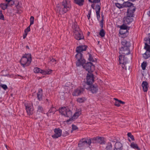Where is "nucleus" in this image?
<instances>
[{"label":"nucleus","mask_w":150,"mask_h":150,"mask_svg":"<svg viewBox=\"0 0 150 150\" xmlns=\"http://www.w3.org/2000/svg\"><path fill=\"white\" fill-rule=\"evenodd\" d=\"M127 136L128 137H129L132 140H134V136L132 135L131 133L130 132H129L127 133Z\"/></svg>","instance_id":"obj_40"},{"label":"nucleus","mask_w":150,"mask_h":150,"mask_svg":"<svg viewBox=\"0 0 150 150\" xmlns=\"http://www.w3.org/2000/svg\"><path fill=\"white\" fill-rule=\"evenodd\" d=\"M25 106L27 112H30L33 111V106L31 103H30L29 104H25Z\"/></svg>","instance_id":"obj_17"},{"label":"nucleus","mask_w":150,"mask_h":150,"mask_svg":"<svg viewBox=\"0 0 150 150\" xmlns=\"http://www.w3.org/2000/svg\"><path fill=\"white\" fill-rule=\"evenodd\" d=\"M115 147L116 150H122V144L119 142L115 143Z\"/></svg>","instance_id":"obj_23"},{"label":"nucleus","mask_w":150,"mask_h":150,"mask_svg":"<svg viewBox=\"0 0 150 150\" xmlns=\"http://www.w3.org/2000/svg\"><path fill=\"white\" fill-rule=\"evenodd\" d=\"M32 113H29V115H32Z\"/></svg>","instance_id":"obj_60"},{"label":"nucleus","mask_w":150,"mask_h":150,"mask_svg":"<svg viewBox=\"0 0 150 150\" xmlns=\"http://www.w3.org/2000/svg\"><path fill=\"white\" fill-rule=\"evenodd\" d=\"M1 86L4 90H6L8 88L7 86L5 84H1Z\"/></svg>","instance_id":"obj_44"},{"label":"nucleus","mask_w":150,"mask_h":150,"mask_svg":"<svg viewBox=\"0 0 150 150\" xmlns=\"http://www.w3.org/2000/svg\"><path fill=\"white\" fill-rule=\"evenodd\" d=\"M121 54L120 55L119 57V61L120 64V60L123 61V62L126 61V63H127V60L126 57H125V55H122V54Z\"/></svg>","instance_id":"obj_24"},{"label":"nucleus","mask_w":150,"mask_h":150,"mask_svg":"<svg viewBox=\"0 0 150 150\" xmlns=\"http://www.w3.org/2000/svg\"><path fill=\"white\" fill-rule=\"evenodd\" d=\"M16 7L17 8H18V5H17V6H16Z\"/></svg>","instance_id":"obj_61"},{"label":"nucleus","mask_w":150,"mask_h":150,"mask_svg":"<svg viewBox=\"0 0 150 150\" xmlns=\"http://www.w3.org/2000/svg\"><path fill=\"white\" fill-rule=\"evenodd\" d=\"M144 49H145L146 51H148L150 53V46L148 45L146 43H145Z\"/></svg>","instance_id":"obj_33"},{"label":"nucleus","mask_w":150,"mask_h":150,"mask_svg":"<svg viewBox=\"0 0 150 150\" xmlns=\"http://www.w3.org/2000/svg\"><path fill=\"white\" fill-rule=\"evenodd\" d=\"M54 132V133L52 135V137L54 139H56L61 136L62 130L59 128H55Z\"/></svg>","instance_id":"obj_12"},{"label":"nucleus","mask_w":150,"mask_h":150,"mask_svg":"<svg viewBox=\"0 0 150 150\" xmlns=\"http://www.w3.org/2000/svg\"><path fill=\"white\" fill-rule=\"evenodd\" d=\"M112 149V144L111 143H108L107 144V146L106 147L107 150H110Z\"/></svg>","instance_id":"obj_34"},{"label":"nucleus","mask_w":150,"mask_h":150,"mask_svg":"<svg viewBox=\"0 0 150 150\" xmlns=\"http://www.w3.org/2000/svg\"><path fill=\"white\" fill-rule=\"evenodd\" d=\"M89 1L91 2V3H93V1L94 0H88Z\"/></svg>","instance_id":"obj_56"},{"label":"nucleus","mask_w":150,"mask_h":150,"mask_svg":"<svg viewBox=\"0 0 150 150\" xmlns=\"http://www.w3.org/2000/svg\"><path fill=\"white\" fill-rule=\"evenodd\" d=\"M105 34V32L103 29L101 30L99 32V35L101 36V37H104Z\"/></svg>","instance_id":"obj_35"},{"label":"nucleus","mask_w":150,"mask_h":150,"mask_svg":"<svg viewBox=\"0 0 150 150\" xmlns=\"http://www.w3.org/2000/svg\"><path fill=\"white\" fill-rule=\"evenodd\" d=\"M130 146L132 148L134 149H137L138 150H140V149L137 144H136L134 143V142H132L131 143Z\"/></svg>","instance_id":"obj_28"},{"label":"nucleus","mask_w":150,"mask_h":150,"mask_svg":"<svg viewBox=\"0 0 150 150\" xmlns=\"http://www.w3.org/2000/svg\"><path fill=\"white\" fill-rule=\"evenodd\" d=\"M33 71L35 73H41L43 75L50 74L52 71L51 69H49L47 71H43L38 67L34 68Z\"/></svg>","instance_id":"obj_8"},{"label":"nucleus","mask_w":150,"mask_h":150,"mask_svg":"<svg viewBox=\"0 0 150 150\" xmlns=\"http://www.w3.org/2000/svg\"><path fill=\"white\" fill-rule=\"evenodd\" d=\"M114 99L115 100V105L117 107L120 106V104H124L125 103V102H124L119 100L117 98H114Z\"/></svg>","instance_id":"obj_22"},{"label":"nucleus","mask_w":150,"mask_h":150,"mask_svg":"<svg viewBox=\"0 0 150 150\" xmlns=\"http://www.w3.org/2000/svg\"><path fill=\"white\" fill-rule=\"evenodd\" d=\"M136 8L133 6H131L127 9V15L130 16H134V12L135 11Z\"/></svg>","instance_id":"obj_13"},{"label":"nucleus","mask_w":150,"mask_h":150,"mask_svg":"<svg viewBox=\"0 0 150 150\" xmlns=\"http://www.w3.org/2000/svg\"><path fill=\"white\" fill-rule=\"evenodd\" d=\"M91 13V10H90L88 12V14L87 15V17H88V20H89V19L90 18Z\"/></svg>","instance_id":"obj_49"},{"label":"nucleus","mask_w":150,"mask_h":150,"mask_svg":"<svg viewBox=\"0 0 150 150\" xmlns=\"http://www.w3.org/2000/svg\"><path fill=\"white\" fill-rule=\"evenodd\" d=\"M121 44L122 45L120 48L119 53L120 54H123L124 55H127L130 53L129 47L131 45L130 42L127 41L125 39L122 40Z\"/></svg>","instance_id":"obj_2"},{"label":"nucleus","mask_w":150,"mask_h":150,"mask_svg":"<svg viewBox=\"0 0 150 150\" xmlns=\"http://www.w3.org/2000/svg\"><path fill=\"white\" fill-rule=\"evenodd\" d=\"M85 99L84 98H79L77 99V101L79 103H82L83 102Z\"/></svg>","instance_id":"obj_38"},{"label":"nucleus","mask_w":150,"mask_h":150,"mask_svg":"<svg viewBox=\"0 0 150 150\" xmlns=\"http://www.w3.org/2000/svg\"><path fill=\"white\" fill-rule=\"evenodd\" d=\"M72 28L74 30V31H77L80 30L79 28L77 26V23L76 22L73 23Z\"/></svg>","instance_id":"obj_25"},{"label":"nucleus","mask_w":150,"mask_h":150,"mask_svg":"<svg viewBox=\"0 0 150 150\" xmlns=\"http://www.w3.org/2000/svg\"><path fill=\"white\" fill-rule=\"evenodd\" d=\"M30 25L25 30V32H26L27 33H28L30 31Z\"/></svg>","instance_id":"obj_46"},{"label":"nucleus","mask_w":150,"mask_h":150,"mask_svg":"<svg viewBox=\"0 0 150 150\" xmlns=\"http://www.w3.org/2000/svg\"><path fill=\"white\" fill-rule=\"evenodd\" d=\"M4 16L2 14L1 11L0 12V19L1 20H4Z\"/></svg>","instance_id":"obj_48"},{"label":"nucleus","mask_w":150,"mask_h":150,"mask_svg":"<svg viewBox=\"0 0 150 150\" xmlns=\"http://www.w3.org/2000/svg\"><path fill=\"white\" fill-rule=\"evenodd\" d=\"M143 57L145 59H147L150 57V53L146 51V52L143 54Z\"/></svg>","instance_id":"obj_29"},{"label":"nucleus","mask_w":150,"mask_h":150,"mask_svg":"<svg viewBox=\"0 0 150 150\" xmlns=\"http://www.w3.org/2000/svg\"><path fill=\"white\" fill-rule=\"evenodd\" d=\"M62 115L65 117H69V119L66 121L67 124H71V122L77 119L80 115V113H74L73 115L72 113H61Z\"/></svg>","instance_id":"obj_5"},{"label":"nucleus","mask_w":150,"mask_h":150,"mask_svg":"<svg viewBox=\"0 0 150 150\" xmlns=\"http://www.w3.org/2000/svg\"><path fill=\"white\" fill-rule=\"evenodd\" d=\"M31 60V54H27L23 56L20 62L23 67H25L28 66L30 64Z\"/></svg>","instance_id":"obj_4"},{"label":"nucleus","mask_w":150,"mask_h":150,"mask_svg":"<svg viewBox=\"0 0 150 150\" xmlns=\"http://www.w3.org/2000/svg\"><path fill=\"white\" fill-rule=\"evenodd\" d=\"M27 34H28L27 33L24 32V33L23 34V39H25L26 38Z\"/></svg>","instance_id":"obj_51"},{"label":"nucleus","mask_w":150,"mask_h":150,"mask_svg":"<svg viewBox=\"0 0 150 150\" xmlns=\"http://www.w3.org/2000/svg\"><path fill=\"white\" fill-rule=\"evenodd\" d=\"M68 88H69L67 86H65V89H67V90H68V91L69 92V90H68Z\"/></svg>","instance_id":"obj_54"},{"label":"nucleus","mask_w":150,"mask_h":150,"mask_svg":"<svg viewBox=\"0 0 150 150\" xmlns=\"http://www.w3.org/2000/svg\"><path fill=\"white\" fill-rule=\"evenodd\" d=\"M53 62H54V64H56V60L54 59H52L50 60V62L52 63Z\"/></svg>","instance_id":"obj_52"},{"label":"nucleus","mask_w":150,"mask_h":150,"mask_svg":"<svg viewBox=\"0 0 150 150\" xmlns=\"http://www.w3.org/2000/svg\"><path fill=\"white\" fill-rule=\"evenodd\" d=\"M87 47L86 45L80 46L77 47L76 49V52L81 53L83 51H85L86 50Z\"/></svg>","instance_id":"obj_18"},{"label":"nucleus","mask_w":150,"mask_h":150,"mask_svg":"<svg viewBox=\"0 0 150 150\" xmlns=\"http://www.w3.org/2000/svg\"><path fill=\"white\" fill-rule=\"evenodd\" d=\"M120 33L121 34H123L124 33L122 32L121 30H122L127 29V26L125 25H121L120 26Z\"/></svg>","instance_id":"obj_32"},{"label":"nucleus","mask_w":150,"mask_h":150,"mask_svg":"<svg viewBox=\"0 0 150 150\" xmlns=\"http://www.w3.org/2000/svg\"><path fill=\"white\" fill-rule=\"evenodd\" d=\"M26 48H27L28 49H29V47H28V46H26Z\"/></svg>","instance_id":"obj_58"},{"label":"nucleus","mask_w":150,"mask_h":150,"mask_svg":"<svg viewBox=\"0 0 150 150\" xmlns=\"http://www.w3.org/2000/svg\"><path fill=\"white\" fill-rule=\"evenodd\" d=\"M115 5L116 7L119 8H123V5H122L121 4H120L118 3H115Z\"/></svg>","instance_id":"obj_43"},{"label":"nucleus","mask_w":150,"mask_h":150,"mask_svg":"<svg viewBox=\"0 0 150 150\" xmlns=\"http://www.w3.org/2000/svg\"><path fill=\"white\" fill-rule=\"evenodd\" d=\"M84 89L81 88H78L75 89L73 92L72 95L73 96H78L83 93Z\"/></svg>","instance_id":"obj_14"},{"label":"nucleus","mask_w":150,"mask_h":150,"mask_svg":"<svg viewBox=\"0 0 150 150\" xmlns=\"http://www.w3.org/2000/svg\"><path fill=\"white\" fill-rule=\"evenodd\" d=\"M30 25L33 24L34 22V17L33 16H31L30 18Z\"/></svg>","instance_id":"obj_41"},{"label":"nucleus","mask_w":150,"mask_h":150,"mask_svg":"<svg viewBox=\"0 0 150 150\" xmlns=\"http://www.w3.org/2000/svg\"><path fill=\"white\" fill-rule=\"evenodd\" d=\"M148 40L149 41V44H150V38H149L148 39Z\"/></svg>","instance_id":"obj_57"},{"label":"nucleus","mask_w":150,"mask_h":150,"mask_svg":"<svg viewBox=\"0 0 150 150\" xmlns=\"http://www.w3.org/2000/svg\"><path fill=\"white\" fill-rule=\"evenodd\" d=\"M132 17L133 16L127 15L126 17H125L123 18L124 23L126 24H128L131 23L133 20Z\"/></svg>","instance_id":"obj_16"},{"label":"nucleus","mask_w":150,"mask_h":150,"mask_svg":"<svg viewBox=\"0 0 150 150\" xmlns=\"http://www.w3.org/2000/svg\"><path fill=\"white\" fill-rule=\"evenodd\" d=\"M103 20H101V23H103Z\"/></svg>","instance_id":"obj_59"},{"label":"nucleus","mask_w":150,"mask_h":150,"mask_svg":"<svg viewBox=\"0 0 150 150\" xmlns=\"http://www.w3.org/2000/svg\"><path fill=\"white\" fill-rule=\"evenodd\" d=\"M74 2L80 6H82L83 5L84 0H74Z\"/></svg>","instance_id":"obj_26"},{"label":"nucleus","mask_w":150,"mask_h":150,"mask_svg":"<svg viewBox=\"0 0 150 150\" xmlns=\"http://www.w3.org/2000/svg\"><path fill=\"white\" fill-rule=\"evenodd\" d=\"M88 86L86 87V86L84 87V88L90 91L92 93H96L98 90V87L96 85H89Z\"/></svg>","instance_id":"obj_9"},{"label":"nucleus","mask_w":150,"mask_h":150,"mask_svg":"<svg viewBox=\"0 0 150 150\" xmlns=\"http://www.w3.org/2000/svg\"><path fill=\"white\" fill-rule=\"evenodd\" d=\"M37 111L39 112H44V109L42 107L40 106H38V108Z\"/></svg>","instance_id":"obj_39"},{"label":"nucleus","mask_w":150,"mask_h":150,"mask_svg":"<svg viewBox=\"0 0 150 150\" xmlns=\"http://www.w3.org/2000/svg\"><path fill=\"white\" fill-rule=\"evenodd\" d=\"M89 57L88 58V60L92 62H94L95 61L94 59L92 56V55L90 54H88Z\"/></svg>","instance_id":"obj_37"},{"label":"nucleus","mask_w":150,"mask_h":150,"mask_svg":"<svg viewBox=\"0 0 150 150\" xmlns=\"http://www.w3.org/2000/svg\"><path fill=\"white\" fill-rule=\"evenodd\" d=\"M100 12H99V11H98V12H96V16H97V19H99L100 17Z\"/></svg>","instance_id":"obj_50"},{"label":"nucleus","mask_w":150,"mask_h":150,"mask_svg":"<svg viewBox=\"0 0 150 150\" xmlns=\"http://www.w3.org/2000/svg\"><path fill=\"white\" fill-rule=\"evenodd\" d=\"M120 64H122L121 66L123 69H125L126 70H129L130 68V64L128 62H123V61L120 60Z\"/></svg>","instance_id":"obj_15"},{"label":"nucleus","mask_w":150,"mask_h":150,"mask_svg":"<svg viewBox=\"0 0 150 150\" xmlns=\"http://www.w3.org/2000/svg\"><path fill=\"white\" fill-rule=\"evenodd\" d=\"M1 87V85H0V87Z\"/></svg>","instance_id":"obj_62"},{"label":"nucleus","mask_w":150,"mask_h":150,"mask_svg":"<svg viewBox=\"0 0 150 150\" xmlns=\"http://www.w3.org/2000/svg\"><path fill=\"white\" fill-rule=\"evenodd\" d=\"M100 2V0H94L93 3H97Z\"/></svg>","instance_id":"obj_53"},{"label":"nucleus","mask_w":150,"mask_h":150,"mask_svg":"<svg viewBox=\"0 0 150 150\" xmlns=\"http://www.w3.org/2000/svg\"><path fill=\"white\" fill-rule=\"evenodd\" d=\"M91 6L94 9V4H92Z\"/></svg>","instance_id":"obj_55"},{"label":"nucleus","mask_w":150,"mask_h":150,"mask_svg":"<svg viewBox=\"0 0 150 150\" xmlns=\"http://www.w3.org/2000/svg\"><path fill=\"white\" fill-rule=\"evenodd\" d=\"M133 6L132 3L129 1L125 2L123 4V6L125 7L129 8L131 6Z\"/></svg>","instance_id":"obj_27"},{"label":"nucleus","mask_w":150,"mask_h":150,"mask_svg":"<svg viewBox=\"0 0 150 150\" xmlns=\"http://www.w3.org/2000/svg\"><path fill=\"white\" fill-rule=\"evenodd\" d=\"M142 87L143 91L144 92H147L148 88V83L146 81H143L142 84Z\"/></svg>","instance_id":"obj_19"},{"label":"nucleus","mask_w":150,"mask_h":150,"mask_svg":"<svg viewBox=\"0 0 150 150\" xmlns=\"http://www.w3.org/2000/svg\"><path fill=\"white\" fill-rule=\"evenodd\" d=\"M83 67L86 71H87L89 73L93 72L94 70L95 66L91 62H88L85 64H83Z\"/></svg>","instance_id":"obj_7"},{"label":"nucleus","mask_w":150,"mask_h":150,"mask_svg":"<svg viewBox=\"0 0 150 150\" xmlns=\"http://www.w3.org/2000/svg\"><path fill=\"white\" fill-rule=\"evenodd\" d=\"M72 129L73 130H76L78 129L77 127L74 125H72Z\"/></svg>","instance_id":"obj_47"},{"label":"nucleus","mask_w":150,"mask_h":150,"mask_svg":"<svg viewBox=\"0 0 150 150\" xmlns=\"http://www.w3.org/2000/svg\"><path fill=\"white\" fill-rule=\"evenodd\" d=\"M147 64L146 62H144L141 64V67H142V69L143 70H144L145 69L146 67V66Z\"/></svg>","instance_id":"obj_36"},{"label":"nucleus","mask_w":150,"mask_h":150,"mask_svg":"<svg viewBox=\"0 0 150 150\" xmlns=\"http://www.w3.org/2000/svg\"><path fill=\"white\" fill-rule=\"evenodd\" d=\"M75 38L78 40H80L84 39V36L82 31L80 30L77 31H73Z\"/></svg>","instance_id":"obj_10"},{"label":"nucleus","mask_w":150,"mask_h":150,"mask_svg":"<svg viewBox=\"0 0 150 150\" xmlns=\"http://www.w3.org/2000/svg\"><path fill=\"white\" fill-rule=\"evenodd\" d=\"M1 7L4 10L7 8L8 6L7 3L6 2V3L1 4L0 5Z\"/></svg>","instance_id":"obj_31"},{"label":"nucleus","mask_w":150,"mask_h":150,"mask_svg":"<svg viewBox=\"0 0 150 150\" xmlns=\"http://www.w3.org/2000/svg\"><path fill=\"white\" fill-rule=\"evenodd\" d=\"M71 8V5L70 1L67 0H64L62 2L61 5L57 6L56 7L57 13L61 15L69 10Z\"/></svg>","instance_id":"obj_1"},{"label":"nucleus","mask_w":150,"mask_h":150,"mask_svg":"<svg viewBox=\"0 0 150 150\" xmlns=\"http://www.w3.org/2000/svg\"><path fill=\"white\" fill-rule=\"evenodd\" d=\"M103 139L102 137H97L94 138L92 139H88L87 140L84 139H82V141H81L80 143L79 144V146H89L92 141L94 143H100V141H102Z\"/></svg>","instance_id":"obj_3"},{"label":"nucleus","mask_w":150,"mask_h":150,"mask_svg":"<svg viewBox=\"0 0 150 150\" xmlns=\"http://www.w3.org/2000/svg\"><path fill=\"white\" fill-rule=\"evenodd\" d=\"M68 135L69 133L67 131H65L63 132L62 135L63 137H66Z\"/></svg>","instance_id":"obj_45"},{"label":"nucleus","mask_w":150,"mask_h":150,"mask_svg":"<svg viewBox=\"0 0 150 150\" xmlns=\"http://www.w3.org/2000/svg\"><path fill=\"white\" fill-rule=\"evenodd\" d=\"M96 12H100V6L98 5H96Z\"/></svg>","instance_id":"obj_42"},{"label":"nucleus","mask_w":150,"mask_h":150,"mask_svg":"<svg viewBox=\"0 0 150 150\" xmlns=\"http://www.w3.org/2000/svg\"><path fill=\"white\" fill-rule=\"evenodd\" d=\"M42 90L41 88H40L38 90L37 94V97L38 99L39 100H41L42 99Z\"/></svg>","instance_id":"obj_21"},{"label":"nucleus","mask_w":150,"mask_h":150,"mask_svg":"<svg viewBox=\"0 0 150 150\" xmlns=\"http://www.w3.org/2000/svg\"><path fill=\"white\" fill-rule=\"evenodd\" d=\"M59 112H71V111L69 109L68 107H63L59 109Z\"/></svg>","instance_id":"obj_20"},{"label":"nucleus","mask_w":150,"mask_h":150,"mask_svg":"<svg viewBox=\"0 0 150 150\" xmlns=\"http://www.w3.org/2000/svg\"><path fill=\"white\" fill-rule=\"evenodd\" d=\"M77 54L76 55L75 57L77 59L76 63V65L78 66L82 65L85 62V60L83 57V55L81 53L77 52Z\"/></svg>","instance_id":"obj_6"},{"label":"nucleus","mask_w":150,"mask_h":150,"mask_svg":"<svg viewBox=\"0 0 150 150\" xmlns=\"http://www.w3.org/2000/svg\"><path fill=\"white\" fill-rule=\"evenodd\" d=\"M86 84L89 86L94 82L93 75L91 73L88 74L86 76Z\"/></svg>","instance_id":"obj_11"},{"label":"nucleus","mask_w":150,"mask_h":150,"mask_svg":"<svg viewBox=\"0 0 150 150\" xmlns=\"http://www.w3.org/2000/svg\"><path fill=\"white\" fill-rule=\"evenodd\" d=\"M8 6H12L14 4V1L13 0H6Z\"/></svg>","instance_id":"obj_30"}]
</instances>
